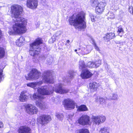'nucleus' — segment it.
Instances as JSON below:
<instances>
[{
    "instance_id": "f257e3e1",
    "label": "nucleus",
    "mask_w": 133,
    "mask_h": 133,
    "mask_svg": "<svg viewBox=\"0 0 133 133\" xmlns=\"http://www.w3.org/2000/svg\"><path fill=\"white\" fill-rule=\"evenodd\" d=\"M23 11V8L20 5L14 4L11 6L10 12L13 20L16 22L12 28L14 31L17 33H24L26 30V19L20 17Z\"/></svg>"
},
{
    "instance_id": "f03ea898",
    "label": "nucleus",
    "mask_w": 133,
    "mask_h": 133,
    "mask_svg": "<svg viewBox=\"0 0 133 133\" xmlns=\"http://www.w3.org/2000/svg\"><path fill=\"white\" fill-rule=\"evenodd\" d=\"M85 14L81 12L77 15H73L69 20L70 24L74 25L76 29H83L86 27L85 21Z\"/></svg>"
},
{
    "instance_id": "7ed1b4c3",
    "label": "nucleus",
    "mask_w": 133,
    "mask_h": 133,
    "mask_svg": "<svg viewBox=\"0 0 133 133\" xmlns=\"http://www.w3.org/2000/svg\"><path fill=\"white\" fill-rule=\"evenodd\" d=\"M50 94V92H37L35 93L33 95V98L37 100L36 102V104L41 109L45 110L47 108V105L44 102L42 103L41 101L44 98V95H48Z\"/></svg>"
},
{
    "instance_id": "20e7f679",
    "label": "nucleus",
    "mask_w": 133,
    "mask_h": 133,
    "mask_svg": "<svg viewBox=\"0 0 133 133\" xmlns=\"http://www.w3.org/2000/svg\"><path fill=\"white\" fill-rule=\"evenodd\" d=\"M42 41L41 38H37L30 45L29 52L30 55L33 56L39 54L41 49L40 44L42 43Z\"/></svg>"
},
{
    "instance_id": "39448f33",
    "label": "nucleus",
    "mask_w": 133,
    "mask_h": 133,
    "mask_svg": "<svg viewBox=\"0 0 133 133\" xmlns=\"http://www.w3.org/2000/svg\"><path fill=\"white\" fill-rule=\"evenodd\" d=\"M51 120V116L48 115H41L37 118V122L42 126H44L47 124Z\"/></svg>"
},
{
    "instance_id": "423d86ee",
    "label": "nucleus",
    "mask_w": 133,
    "mask_h": 133,
    "mask_svg": "<svg viewBox=\"0 0 133 133\" xmlns=\"http://www.w3.org/2000/svg\"><path fill=\"white\" fill-rule=\"evenodd\" d=\"M78 123L83 126L90 125L91 124V118L87 115H83L77 120Z\"/></svg>"
},
{
    "instance_id": "0eeeda50",
    "label": "nucleus",
    "mask_w": 133,
    "mask_h": 133,
    "mask_svg": "<svg viewBox=\"0 0 133 133\" xmlns=\"http://www.w3.org/2000/svg\"><path fill=\"white\" fill-rule=\"evenodd\" d=\"M41 74L37 69H32L30 73L28 74V77L26 76L25 78L27 80H36L39 78Z\"/></svg>"
},
{
    "instance_id": "6e6552de",
    "label": "nucleus",
    "mask_w": 133,
    "mask_h": 133,
    "mask_svg": "<svg viewBox=\"0 0 133 133\" xmlns=\"http://www.w3.org/2000/svg\"><path fill=\"white\" fill-rule=\"evenodd\" d=\"M76 103L72 99L68 98L65 99L63 102V105L67 109L70 110L75 108Z\"/></svg>"
},
{
    "instance_id": "1a4fd4ad",
    "label": "nucleus",
    "mask_w": 133,
    "mask_h": 133,
    "mask_svg": "<svg viewBox=\"0 0 133 133\" xmlns=\"http://www.w3.org/2000/svg\"><path fill=\"white\" fill-rule=\"evenodd\" d=\"M24 107L26 113L30 115L37 114L38 111V108L35 106L31 104H27L24 106Z\"/></svg>"
},
{
    "instance_id": "9d476101",
    "label": "nucleus",
    "mask_w": 133,
    "mask_h": 133,
    "mask_svg": "<svg viewBox=\"0 0 133 133\" xmlns=\"http://www.w3.org/2000/svg\"><path fill=\"white\" fill-rule=\"evenodd\" d=\"M92 49L91 46L89 45H80L79 48L78 49L79 52L82 54H87L89 53Z\"/></svg>"
},
{
    "instance_id": "9b49d317",
    "label": "nucleus",
    "mask_w": 133,
    "mask_h": 133,
    "mask_svg": "<svg viewBox=\"0 0 133 133\" xmlns=\"http://www.w3.org/2000/svg\"><path fill=\"white\" fill-rule=\"evenodd\" d=\"M106 4L103 2H101L96 6L95 12L96 14H101L103 11Z\"/></svg>"
},
{
    "instance_id": "f8f14e48",
    "label": "nucleus",
    "mask_w": 133,
    "mask_h": 133,
    "mask_svg": "<svg viewBox=\"0 0 133 133\" xmlns=\"http://www.w3.org/2000/svg\"><path fill=\"white\" fill-rule=\"evenodd\" d=\"M51 75V73L50 71H46L44 72L43 74L42 77L45 82L50 83H52V81L50 77Z\"/></svg>"
},
{
    "instance_id": "ddd939ff",
    "label": "nucleus",
    "mask_w": 133,
    "mask_h": 133,
    "mask_svg": "<svg viewBox=\"0 0 133 133\" xmlns=\"http://www.w3.org/2000/svg\"><path fill=\"white\" fill-rule=\"evenodd\" d=\"M18 133H31L30 128L26 125H22L19 127L17 130Z\"/></svg>"
},
{
    "instance_id": "4468645a",
    "label": "nucleus",
    "mask_w": 133,
    "mask_h": 133,
    "mask_svg": "<svg viewBox=\"0 0 133 133\" xmlns=\"http://www.w3.org/2000/svg\"><path fill=\"white\" fill-rule=\"evenodd\" d=\"M37 5V2L36 0H27V6L31 9L36 8Z\"/></svg>"
},
{
    "instance_id": "2eb2a0df",
    "label": "nucleus",
    "mask_w": 133,
    "mask_h": 133,
    "mask_svg": "<svg viewBox=\"0 0 133 133\" xmlns=\"http://www.w3.org/2000/svg\"><path fill=\"white\" fill-rule=\"evenodd\" d=\"M101 61L100 60L96 61L95 62H89L88 63L87 66L89 68H93L98 67L101 65Z\"/></svg>"
},
{
    "instance_id": "dca6fc26",
    "label": "nucleus",
    "mask_w": 133,
    "mask_h": 133,
    "mask_svg": "<svg viewBox=\"0 0 133 133\" xmlns=\"http://www.w3.org/2000/svg\"><path fill=\"white\" fill-rule=\"evenodd\" d=\"M92 74L90 71L87 69L83 70L81 76L82 78H88L91 77Z\"/></svg>"
},
{
    "instance_id": "f3484780",
    "label": "nucleus",
    "mask_w": 133,
    "mask_h": 133,
    "mask_svg": "<svg viewBox=\"0 0 133 133\" xmlns=\"http://www.w3.org/2000/svg\"><path fill=\"white\" fill-rule=\"evenodd\" d=\"M53 91H68L61 84L56 85L55 87L53 88Z\"/></svg>"
},
{
    "instance_id": "a211bd4d",
    "label": "nucleus",
    "mask_w": 133,
    "mask_h": 133,
    "mask_svg": "<svg viewBox=\"0 0 133 133\" xmlns=\"http://www.w3.org/2000/svg\"><path fill=\"white\" fill-rule=\"evenodd\" d=\"M115 37V34L113 33H107L104 37V40L106 41H108L114 38Z\"/></svg>"
},
{
    "instance_id": "6ab92c4d",
    "label": "nucleus",
    "mask_w": 133,
    "mask_h": 133,
    "mask_svg": "<svg viewBox=\"0 0 133 133\" xmlns=\"http://www.w3.org/2000/svg\"><path fill=\"white\" fill-rule=\"evenodd\" d=\"M77 108V111L79 112L85 111L88 110V109L86 105L84 104H82L78 106Z\"/></svg>"
},
{
    "instance_id": "aec40b11",
    "label": "nucleus",
    "mask_w": 133,
    "mask_h": 133,
    "mask_svg": "<svg viewBox=\"0 0 133 133\" xmlns=\"http://www.w3.org/2000/svg\"><path fill=\"white\" fill-rule=\"evenodd\" d=\"M28 96L25 94V92H21L19 96V99L20 101L24 102L28 98Z\"/></svg>"
},
{
    "instance_id": "412c9836",
    "label": "nucleus",
    "mask_w": 133,
    "mask_h": 133,
    "mask_svg": "<svg viewBox=\"0 0 133 133\" xmlns=\"http://www.w3.org/2000/svg\"><path fill=\"white\" fill-rule=\"evenodd\" d=\"M24 40V38L23 37H20L16 42V45L19 46H22L23 45Z\"/></svg>"
},
{
    "instance_id": "4be33fe9",
    "label": "nucleus",
    "mask_w": 133,
    "mask_h": 133,
    "mask_svg": "<svg viewBox=\"0 0 133 133\" xmlns=\"http://www.w3.org/2000/svg\"><path fill=\"white\" fill-rule=\"evenodd\" d=\"M89 87L90 89L96 90L98 87L97 84L95 82L91 83L89 84Z\"/></svg>"
},
{
    "instance_id": "5701e85b",
    "label": "nucleus",
    "mask_w": 133,
    "mask_h": 133,
    "mask_svg": "<svg viewBox=\"0 0 133 133\" xmlns=\"http://www.w3.org/2000/svg\"><path fill=\"white\" fill-rule=\"evenodd\" d=\"M79 69L82 70L85 68L86 67V65H85L84 61L82 60H81L79 62Z\"/></svg>"
},
{
    "instance_id": "b1692460",
    "label": "nucleus",
    "mask_w": 133,
    "mask_h": 133,
    "mask_svg": "<svg viewBox=\"0 0 133 133\" xmlns=\"http://www.w3.org/2000/svg\"><path fill=\"white\" fill-rule=\"evenodd\" d=\"M47 87L46 86H44L40 87H39L37 89V91H51L47 90Z\"/></svg>"
},
{
    "instance_id": "393cba45",
    "label": "nucleus",
    "mask_w": 133,
    "mask_h": 133,
    "mask_svg": "<svg viewBox=\"0 0 133 133\" xmlns=\"http://www.w3.org/2000/svg\"><path fill=\"white\" fill-rule=\"evenodd\" d=\"M92 121L95 124L98 125L99 124V116H94L92 118Z\"/></svg>"
},
{
    "instance_id": "a878e982",
    "label": "nucleus",
    "mask_w": 133,
    "mask_h": 133,
    "mask_svg": "<svg viewBox=\"0 0 133 133\" xmlns=\"http://www.w3.org/2000/svg\"><path fill=\"white\" fill-rule=\"evenodd\" d=\"M5 54L4 49L3 48L0 47V58H3L5 56Z\"/></svg>"
},
{
    "instance_id": "bb28decb",
    "label": "nucleus",
    "mask_w": 133,
    "mask_h": 133,
    "mask_svg": "<svg viewBox=\"0 0 133 133\" xmlns=\"http://www.w3.org/2000/svg\"><path fill=\"white\" fill-rule=\"evenodd\" d=\"M77 133H89V130L86 128H82L78 130Z\"/></svg>"
},
{
    "instance_id": "cd10ccee",
    "label": "nucleus",
    "mask_w": 133,
    "mask_h": 133,
    "mask_svg": "<svg viewBox=\"0 0 133 133\" xmlns=\"http://www.w3.org/2000/svg\"><path fill=\"white\" fill-rule=\"evenodd\" d=\"M99 124L101 123H102L104 122L106 119V117L105 116L103 115H99Z\"/></svg>"
},
{
    "instance_id": "c85d7f7f",
    "label": "nucleus",
    "mask_w": 133,
    "mask_h": 133,
    "mask_svg": "<svg viewBox=\"0 0 133 133\" xmlns=\"http://www.w3.org/2000/svg\"><path fill=\"white\" fill-rule=\"evenodd\" d=\"M100 132L101 133H109V130L106 127H104L101 128Z\"/></svg>"
},
{
    "instance_id": "c756f323",
    "label": "nucleus",
    "mask_w": 133,
    "mask_h": 133,
    "mask_svg": "<svg viewBox=\"0 0 133 133\" xmlns=\"http://www.w3.org/2000/svg\"><path fill=\"white\" fill-rule=\"evenodd\" d=\"M91 5L93 6H96L99 3L98 0H91Z\"/></svg>"
},
{
    "instance_id": "7c9ffc66",
    "label": "nucleus",
    "mask_w": 133,
    "mask_h": 133,
    "mask_svg": "<svg viewBox=\"0 0 133 133\" xmlns=\"http://www.w3.org/2000/svg\"><path fill=\"white\" fill-rule=\"evenodd\" d=\"M47 64L49 65L51 64L53 61V58L52 57L49 56L47 57Z\"/></svg>"
},
{
    "instance_id": "2f4dec72",
    "label": "nucleus",
    "mask_w": 133,
    "mask_h": 133,
    "mask_svg": "<svg viewBox=\"0 0 133 133\" xmlns=\"http://www.w3.org/2000/svg\"><path fill=\"white\" fill-rule=\"evenodd\" d=\"M28 86L29 87L32 88H34L37 85V83L36 82H31V83H28L27 84Z\"/></svg>"
},
{
    "instance_id": "473e14b6",
    "label": "nucleus",
    "mask_w": 133,
    "mask_h": 133,
    "mask_svg": "<svg viewBox=\"0 0 133 133\" xmlns=\"http://www.w3.org/2000/svg\"><path fill=\"white\" fill-rule=\"evenodd\" d=\"M75 73L72 71H70L69 72V79L72 78L74 75Z\"/></svg>"
},
{
    "instance_id": "72a5a7b5",
    "label": "nucleus",
    "mask_w": 133,
    "mask_h": 133,
    "mask_svg": "<svg viewBox=\"0 0 133 133\" xmlns=\"http://www.w3.org/2000/svg\"><path fill=\"white\" fill-rule=\"evenodd\" d=\"M92 42L96 50L98 51H100L99 49V47L97 45L96 43L95 42V41H93Z\"/></svg>"
},
{
    "instance_id": "f704fd0d",
    "label": "nucleus",
    "mask_w": 133,
    "mask_h": 133,
    "mask_svg": "<svg viewBox=\"0 0 133 133\" xmlns=\"http://www.w3.org/2000/svg\"><path fill=\"white\" fill-rule=\"evenodd\" d=\"M129 11L133 15V8L132 6L129 7Z\"/></svg>"
},
{
    "instance_id": "c9c22d12",
    "label": "nucleus",
    "mask_w": 133,
    "mask_h": 133,
    "mask_svg": "<svg viewBox=\"0 0 133 133\" xmlns=\"http://www.w3.org/2000/svg\"><path fill=\"white\" fill-rule=\"evenodd\" d=\"M118 32L119 33L123 32L124 31L123 28L121 27H119L118 28Z\"/></svg>"
},
{
    "instance_id": "e433bc0d",
    "label": "nucleus",
    "mask_w": 133,
    "mask_h": 133,
    "mask_svg": "<svg viewBox=\"0 0 133 133\" xmlns=\"http://www.w3.org/2000/svg\"><path fill=\"white\" fill-rule=\"evenodd\" d=\"M47 56L45 55V56H41L39 57V59L42 60H44L46 59V58L47 57Z\"/></svg>"
},
{
    "instance_id": "4c0bfd02",
    "label": "nucleus",
    "mask_w": 133,
    "mask_h": 133,
    "mask_svg": "<svg viewBox=\"0 0 133 133\" xmlns=\"http://www.w3.org/2000/svg\"><path fill=\"white\" fill-rule=\"evenodd\" d=\"M16 87L14 85H12L10 87L11 91H15L16 89Z\"/></svg>"
},
{
    "instance_id": "58836bf2",
    "label": "nucleus",
    "mask_w": 133,
    "mask_h": 133,
    "mask_svg": "<svg viewBox=\"0 0 133 133\" xmlns=\"http://www.w3.org/2000/svg\"><path fill=\"white\" fill-rule=\"evenodd\" d=\"M105 100L102 98H100L99 99V101L100 104H103L105 102Z\"/></svg>"
},
{
    "instance_id": "ea45409f",
    "label": "nucleus",
    "mask_w": 133,
    "mask_h": 133,
    "mask_svg": "<svg viewBox=\"0 0 133 133\" xmlns=\"http://www.w3.org/2000/svg\"><path fill=\"white\" fill-rule=\"evenodd\" d=\"M55 39L54 37H52L49 40V42L51 43H53L55 41Z\"/></svg>"
},
{
    "instance_id": "a19ab883",
    "label": "nucleus",
    "mask_w": 133,
    "mask_h": 133,
    "mask_svg": "<svg viewBox=\"0 0 133 133\" xmlns=\"http://www.w3.org/2000/svg\"><path fill=\"white\" fill-rule=\"evenodd\" d=\"M2 72L3 70L1 69H0V82L1 81L2 77L3 76Z\"/></svg>"
},
{
    "instance_id": "79ce46f5",
    "label": "nucleus",
    "mask_w": 133,
    "mask_h": 133,
    "mask_svg": "<svg viewBox=\"0 0 133 133\" xmlns=\"http://www.w3.org/2000/svg\"><path fill=\"white\" fill-rule=\"evenodd\" d=\"M95 17L93 15H91V21H92V22H94L95 21Z\"/></svg>"
},
{
    "instance_id": "37998d69",
    "label": "nucleus",
    "mask_w": 133,
    "mask_h": 133,
    "mask_svg": "<svg viewBox=\"0 0 133 133\" xmlns=\"http://www.w3.org/2000/svg\"><path fill=\"white\" fill-rule=\"evenodd\" d=\"M3 127L4 124L3 122L0 121V129H2Z\"/></svg>"
},
{
    "instance_id": "c03bdc74",
    "label": "nucleus",
    "mask_w": 133,
    "mask_h": 133,
    "mask_svg": "<svg viewBox=\"0 0 133 133\" xmlns=\"http://www.w3.org/2000/svg\"><path fill=\"white\" fill-rule=\"evenodd\" d=\"M113 100H116L117 99V96L116 95H114L112 98Z\"/></svg>"
},
{
    "instance_id": "a18cd8bd",
    "label": "nucleus",
    "mask_w": 133,
    "mask_h": 133,
    "mask_svg": "<svg viewBox=\"0 0 133 133\" xmlns=\"http://www.w3.org/2000/svg\"><path fill=\"white\" fill-rule=\"evenodd\" d=\"M36 83H37V85H41L43 83V82L42 81H41Z\"/></svg>"
},
{
    "instance_id": "49530a36",
    "label": "nucleus",
    "mask_w": 133,
    "mask_h": 133,
    "mask_svg": "<svg viewBox=\"0 0 133 133\" xmlns=\"http://www.w3.org/2000/svg\"><path fill=\"white\" fill-rule=\"evenodd\" d=\"M56 116L57 118H59L61 117V115L59 114H57Z\"/></svg>"
},
{
    "instance_id": "de8ad7c7",
    "label": "nucleus",
    "mask_w": 133,
    "mask_h": 133,
    "mask_svg": "<svg viewBox=\"0 0 133 133\" xmlns=\"http://www.w3.org/2000/svg\"><path fill=\"white\" fill-rule=\"evenodd\" d=\"M66 42L68 44L70 42V41L69 40H68L66 41Z\"/></svg>"
},
{
    "instance_id": "09e8293b",
    "label": "nucleus",
    "mask_w": 133,
    "mask_h": 133,
    "mask_svg": "<svg viewBox=\"0 0 133 133\" xmlns=\"http://www.w3.org/2000/svg\"><path fill=\"white\" fill-rule=\"evenodd\" d=\"M12 34V31H10V34Z\"/></svg>"
},
{
    "instance_id": "8fccbe9b",
    "label": "nucleus",
    "mask_w": 133,
    "mask_h": 133,
    "mask_svg": "<svg viewBox=\"0 0 133 133\" xmlns=\"http://www.w3.org/2000/svg\"><path fill=\"white\" fill-rule=\"evenodd\" d=\"M61 94H62V93H64V92H65V93H66V92H61Z\"/></svg>"
},
{
    "instance_id": "3c124183",
    "label": "nucleus",
    "mask_w": 133,
    "mask_h": 133,
    "mask_svg": "<svg viewBox=\"0 0 133 133\" xmlns=\"http://www.w3.org/2000/svg\"><path fill=\"white\" fill-rule=\"evenodd\" d=\"M77 50H78V49H77H77H75V52H76Z\"/></svg>"
},
{
    "instance_id": "603ef678",
    "label": "nucleus",
    "mask_w": 133,
    "mask_h": 133,
    "mask_svg": "<svg viewBox=\"0 0 133 133\" xmlns=\"http://www.w3.org/2000/svg\"><path fill=\"white\" fill-rule=\"evenodd\" d=\"M58 92V93H59L60 92Z\"/></svg>"
},
{
    "instance_id": "864d4df0",
    "label": "nucleus",
    "mask_w": 133,
    "mask_h": 133,
    "mask_svg": "<svg viewBox=\"0 0 133 133\" xmlns=\"http://www.w3.org/2000/svg\"><path fill=\"white\" fill-rule=\"evenodd\" d=\"M70 81L69 80L68 81ZM68 81H67V82H68Z\"/></svg>"
},
{
    "instance_id": "5fc2aeb1",
    "label": "nucleus",
    "mask_w": 133,
    "mask_h": 133,
    "mask_svg": "<svg viewBox=\"0 0 133 133\" xmlns=\"http://www.w3.org/2000/svg\"><path fill=\"white\" fill-rule=\"evenodd\" d=\"M64 82H65V81H64Z\"/></svg>"
}]
</instances>
